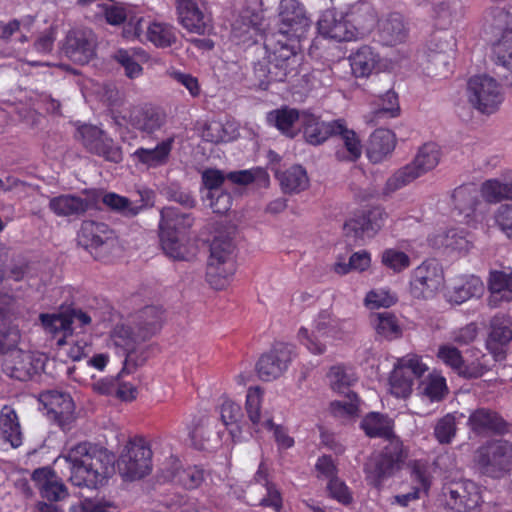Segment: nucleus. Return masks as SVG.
Wrapping results in <instances>:
<instances>
[{"label":"nucleus","instance_id":"nucleus-62","mask_svg":"<svg viewBox=\"0 0 512 512\" xmlns=\"http://www.w3.org/2000/svg\"><path fill=\"white\" fill-rule=\"evenodd\" d=\"M422 385L423 394L431 401L442 400L447 392L446 380L440 375H430Z\"/></svg>","mask_w":512,"mask_h":512},{"label":"nucleus","instance_id":"nucleus-26","mask_svg":"<svg viewBox=\"0 0 512 512\" xmlns=\"http://www.w3.org/2000/svg\"><path fill=\"white\" fill-rule=\"evenodd\" d=\"M348 17V14H338L332 9L325 10L317 21L318 32L326 38L335 39L340 42L351 41L352 30Z\"/></svg>","mask_w":512,"mask_h":512},{"label":"nucleus","instance_id":"nucleus-56","mask_svg":"<svg viewBox=\"0 0 512 512\" xmlns=\"http://www.w3.org/2000/svg\"><path fill=\"white\" fill-rule=\"evenodd\" d=\"M381 262L395 273H400L411 265L409 255L396 248L385 249L381 255Z\"/></svg>","mask_w":512,"mask_h":512},{"label":"nucleus","instance_id":"nucleus-51","mask_svg":"<svg viewBox=\"0 0 512 512\" xmlns=\"http://www.w3.org/2000/svg\"><path fill=\"white\" fill-rule=\"evenodd\" d=\"M34 21L35 17L27 16L22 20L13 19L6 24L0 25V39L8 41L15 33L20 32L19 41L21 43L27 42L28 38L26 33L30 32Z\"/></svg>","mask_w":512,"mask_h":512},{"label":"nucleus","instance_id":"nucleus-63","mask_svg":"<svg viewBox=\"0 0 512 512\" xmlns=\"http://www.w3.org/2000/svg\"><path fill=\"white\" fill-rule=\"evenodd\" d=\"M207 199L209 200V206L216 214H225L232 207V196L226 191H217L213 193H207Z\"/></svg>","mask_w":512,"mask_h":512},{"label":"nucleus","instance_id":"nucleus-59","mask_svg":"<svg viewBox=\"0 0 512 512\" xmlns=\"http://www.w3.org/2000/svg\"><path fill=\"white\" fill-rule=\"evenodd\" d=\"M398 298L395 293L388 289L380 288L370 291L365 298L367 307L374 309L380 307H391L397 302Z\"/></svg>","mask_w":512,"mask_h":512},{"label":"nucleus","instance_id":"nucleus-41","mask_svg":"<svg viewBox=\"0 0 512 512\" xmlns=\"http://www.w3.org/2000/svg\"><path fill=\"white\" fill-rule=\"evenodd\" d=\"M0 435L13 448L22 445L23 436L17 413L8 405L0 410Z\"/></svg>","mask_w":512,"mask_h":512},{"label":"nucleus","instance_id":"nucleus-44","mask_svg":"<svg viewBox=\"0 0 512 512\" xmlns=\"http://www.w3.org/2000/svg\"><path fill=\"white\" fill-rule=\"evenodd\" d=\"M275 176L285 193H299L309 185L307 172L301 165H293L283 172L276 171Z\"/></svg>","mask_w":512,"mask_h":512},{"label":"nucleus","instance_id":"nucleus-42","mask_svg":"<svg viewBox=\"0 0 512 512\" xmlns=\"http://www.w3.org/2000/svg\"><path fill=\"white\" fill-rule=\"evenodd\" d=\"M302 112L295 108L284 106L270 111L267 114V121L275 126L283 135L294 138L297 131L294 125L297 121L301 122Z\"/></svg>","mask_w":512,"mask_h":512},{"label":"nucleus","instance_id":"nucleus-55","mask_svg":"<svg viewBox=\"0 0 512 512\" xmlns=\"http://www.w3.org/2000/svg\"><path fill=\"white\" fill-rule=\"evenodd\" d=\"M375 328L378 334L389 340L397 339L402 335V328L397 317L389 312H382L377 315Z\"/></svg>","mask_w":512,"mask_h":512},{"label":"nucleus","instance_id":"nucleus-20","mask_svg":"<svg viewBox=\"0 0 512 512\" xmlns=\"http://www.w3.org/2000/svg\"><path fill=\"white\" fill-rule=\"evenodd\" d=\"M159 477L165 482H172L185 489L198 488L205 480V471L200 466L182 468L178 458L170 457L160 468Z\"/></svg>","mask_w":512,"mask_h":512},{"label":"nucleus","instance_id":"nucleus-25","mask_svg":"<svg viewBox=\"0 0 512 512\" xmlns=\"http://www.w3.org/2000/svg\"><path fill=\"white\" fill-rule=\"evenodd\" d=\"M180 24L189 32L205 35L212 29L211 19L196 0H176Z\"/></svg>","mask_w":512,"mask_h":512},{"label":"nucleus","instance_id":"nucleus-32","mask_svg":"<svg viewBox=\"0 0 512 512\" xmlns=\"http://www.w3.org/2000/svg\"><path fill=\"white\" fill-rule=\"evenodd\" d=\"M396 135L389 129H376L369 137L366 156L374 164L384 161L396 147Z\"/></svg>","mask_w":512,"mask_h":512},{"label":"nucleus","instance_id":"nucleus-13","mask_svg":"<svg viewBox=\"0 0 512 512\" xmlns=\"http://www.w3.org/2000/svg\"><path fill=\"white\" fill-rule=\"evenodd\" d=\"M441 502L452 512H479L482 496L479 486L470 480L445 483Z\"/></svg>","mask_w":512,"mask_h":512},{"label":"nucleus","instance_id":"nucleus-35","mask_svg":"<svg viewBox=\"0 0 512 512\" xmlns=\"http://www.w3.org/2000/svg\"><path fill=\"white\" fill-rule=\"evenodd\" d=\"M165 123V114L151 105L135 107L129 115V124L143 133L152 134Z\"/></svg>","mask_w":512,"mask_h":512},{"label":"nucleus","instance_id":"nucleus-53","mask_svg":"<svg viewBox=\"0 0 512 512\" xmlns=\"http://www.w3.org/2000/svg\"><path fill=\"white\" fill-rule=\"evenodd\" d=\"M242 415L241 407L231 400H225L220 407V417L223 425L229 430L230 435L234 439L240 434L238 420Z\"/></svg>","mask_w":512,"mask_h":512},{"label":"nucleus","instance_id":"nucleus-31","mask_svg":"<svg viewBox=\"0 0 512 512\" xmlns=\"http://www.w3.org/2000/svg\"><path fill=\"white\" fill-rule=\"evenodd\" d=\"M392 62L381 59L379 54L370 46L363 45L354 53V76L367 77L373 72L388 71Z\"/></svg>","mask_w":512,"mask_h":512},{"label":"nucleus","instance_id":"nucleus-37","mask_svg":"<svg viewBox=\"0 0 512 512\" xmlns=\"http://www.w3.org/2000/svg\"><path fill=\"white\" fill-rule=\"evenodd\" d=\"M193 225V217L190 213L182 212L179 208L169 206L161 210L159 232H171L187 235Z\"/></svg>","mask_w":512,"mask_h":512},{"label":"nucleus","instance_id":"nucleus-23","mask_svg":"<svg viewBox=\"0 0 512 512\" xmlns=\"http://www.w3.org/2000/svg\"><path fill=\"white\" fill-rule=\"evenodd\" d=\"M467 426L476 436L505 434L509 431L508 423L496 411L481 407L473 410L468 417Z\"/></svg>","mask_w":512,"mask_h":512},{"label":"nucleus","instance_id":"nucleus-4","mask_svg":"<svg viewBox=\"0 0 512 512\" xmlns=\"http://www.w3.org/2000/svg\"><path fill=\"white\" fill-rule=\"evenodd\" d=\"M475 469L482 475L499 479L512 470V442L490 439L480 445L473 457Z\"/></svg>","mask_w":512,"mask_h":512},{"label":"nucleus","instance_id":"nucleus-60","mask_svg":"<svg viewBox=\"0 0 512 512\" xmlns=\"http://www.w3.org/2000/svg\"><path fill=\"white\" fill-rule=\"evenodd\" d=\"M20 338L21 335L18 328H0V354H2L5 358L8 354L14 353V351H21V349L17 347Z\"/></svg>","mask_w":512,"mask_h":512},{"label":"nucleus","instance_id":"nucleus-30","mask_svg":"<svg viewBox=\"0 0 512 512\" xmlns=\"http://www.w3.org/2000/svg\"><path fill=\"white\" fill-rule=\"evenodd\" d=\"M63 51L71 61L81 65L88 63L95 54L92 41L87 33L82 30L69 31Z\"/></svg>","mask_w":512,"mask_h":512},{"label":"nucleus","instance_id":"nucleus-48","mask_svg":"<svg viewBox=\"0 0 512 512\" xmlns=\"http://www.w3.org/2000/svg\"><path fill=\"white\" fill-rule=\"evenodd\" d=\"M478 191L475 185H462L457 187L452 194L455 209L460 214L469 216L477 204Z\"/></svg>","mask_w":512,"mask_h":512},{"label":"nucleus","instance_id":"nucleus-43","mask_svg":"<svg viewBox=\"0 0 512 512\" xmlns=\"http://www.w3.org/2000/svg\"><path fill=\"white\" fill-rule=\"evenodd\" d=\"M145 36L147 41L161 49L172 47L178 40L176 28L169 23L160 21L149 23Z\"/></svg>","mask_w":512,"mask_h":512},{"label":"nucleus","instance_id":"nucleus-3","mask_svg":"<svg viewBox=\"0 0 512 512\" xmlns=\"http://www.w3.org/2000/svg\"><path fill=\"white\" fill-rule=\"evenodd\" d=\"M441 160L440 147L428 142L417 150L414 159L397 169L385 182L382 189L384 195H391L416 179L435 169Z\"/></svg>","mask_w":512,"mask_h":512},{"label":"nucleus","instance_id":"nucleus-6","mask_svg":"<svg viewBox=\"0 0 512 512\" xmlns=\"http://www.w3.org/2000/svg\"><path fill=\"white\" fill-rule=\"evenodd\" d=\"M301 125L304 137L311 145H320L333 135L342 136L344 148L337 150L335 155L340 161L352 160V137H350L352 131L347 129L343 120L324 122L313 113L302 111Z\"/></svg>","mask_w":512,"mask_h":512},{"label":"nucleus","instance_id":"nucleus-12","mask_svg":"<svg viewBox=\"0 0 512 512\" xmlns=\"http://www.w3.org/2000/svg\"><path fill=\"white\" fill-rule=\"evenodd\" d=\"M110 342L115 353L124 357L125 366H141L148 358V346L138 337L134 326L117 324L110 332Z\"/></svg>","mask_w":512,"mask_h":512},{"label":"nucleus","instance_id":"nucleus-19","mask_svg":"<svg viewBox=\"0 0 512 512\" xmlns=\"http://www.w3.org/2000/svg\"><path fill=\"white\" fill-rule=\"evenodd\" d=\"M293 347L287 343H276L271 350L264 353L256 364L258 377L262 381H272L287 370L292 360Z\"/></svg>","mask_w":512,"mask_h":512},{"label":"nucleus","instance_id":"nucleus-54","mask_svg":"<svg viewBox=\"0 0 512 512\" xmlns=\"http://www.w3.org/2000/svg\"><path fill=\"white\" fill-rule=\"evenodd\" d=\"M400 111L398 95L388 90L384 95L379 96L374 114L378 118H395L400 115Z\"/></svg>","mask_w":512,"mask_h":512},{"label":"nucleus","instance_id":"nucleus-61","mask_svg":"<svg viewBox=\"0 0 512 512\" xmlns=\"http://www.w3.org/2000/svg\"><path fill=\"white\" fill-rule=\"evenodd\" d=\"M227 179L238 185H248L253 183L256 179L268 181L269 175L263 168L256 167L230 172L227 174Z\"/></svg>","mask_w":512,"mask_h":512},{"label":"nucleus","instance_id":"nucleus-29","mask_svg":"<svg viewBox=\"0 0 512 512\" xmlns=\"http://www.w3.org/2000/svg\"><path fill=\"white\" fill-rule=\"evenodd\" d=\"M164 320V310L150 305L137 311L133 316V326L141 341H148L160 332Z\"/></svg>","mask_w":512,"mask_h":512},{"label":"nucleus","instance_id":"nucleus-27","mask_svg":"<svg viewBox=\"0 0 512 512\" xmlns=\"http://www.w3.org/2000/svg\"><path fill=\"white\" fill-rule=\"evenodd\" d=\"M173 144L174 138L169 137L159 142L154 148L138 147L131 154V159L137 167L142 166L146 169L162 167L169 162Z\"/></svg>","mask_w":512,"mask_h":512},{"label":"nucleus","instance_id":"nucleus-40","mask_svg":"<svg viewBox=\"0 0 512 512\" xmlns=\"http://www.w3.org/2000/svg\"><path fill=\"white\" fill-rule=\"evenodd\" d=\"M89 207L90 204L87 199L72 194L55 196L49 201V209L60 217L82 215Z\"/></svg>","mask_w":512,"mask_h":512},{"label":"nucleus","instance_id":"nucleus-18","mask_svg":"<svg viewBox=\"0 0 512 512\" xmlns=\"http://www.w3.org/2000/svg\"><path fill=\"white\" fill-rule=\"evenodd\" d=\"M2 370L8 377L25 382L40 375L44 370V361L31 352L14 351L3 359Z\"/></svg>","mask_w":512,"mask_h":512},{"label":"nucleus","instance_id":"nucleus-38","mask_svg":"<svg viewBox=\"0 0 512 512\" xmlns=\"http://www.w3.org/2000/svg\"><path fill=\"white\" fill-rule=\"evenodd\" d=\"M488 289L490 292L488 299L490 307H497L501 301L509 302L512 293V270L510 272L491 271L488 279Z\"/></svg>","mask_w":512,"mask_h":512},{"label":"nucleus","instance_id":"nucleus-47","mask_svg":"<svg viewBox=\"0 0 512 512\" xmlns=\"http://www.w3.org/2000/svg\"><path fill=\"white\" fill-rule=\"evenodd\" d=\"M377 21V13L372 5L367 3L359 4L354 16V39L368 36L375 28Z\"/></svg>","mask_w":512,"mask_h":512},{"label":"nucleus","instance_id":"nucleus-45","mask_svg":"<svg viewBox=\"0 0 512 512\" xmlns=\"http://www.w3.org/2000/svg\"><path fill=\"white\" fill-rule=\"evenodd\" d=\"M40 321L45 331L57 338V345L66 344L65 338L72 333V320L63 314H40Z\"/></svg>","mask_w":512,"mask_h":512},{"label":"nucleus","instance_id":"nucleus-24","mask_svg":"<svg viewBox=\"0 0 512 512\" xmlns=\"http://www.w3.org/2000/svg\"><path fill=\"white\" fill-rule=\"evenodd\" d=\"M485 286L480 277L469 275H458L449 283L445 297L451 304L460 305L474 297L483 295Z\"/></svg>","mask_w":512,"mask_h":512},{"label":"nucleus","instance_id":"nucleus-50","mask_svg":"<svg viewBox=\"0 0 512 512\" xmlns=\"http://www.w3.org/2000/svg\"><path fill=\"white\" fill-rule=\"evenodd\" d=\"M160 244L164 253L174 260H186L187 249L183 244L186 235L159 232Z\"/></svg>","mask_w":512,"mask_h":512},{"label":"nucleus","instance_id":"nucleus-36","mask_svg":"<svg viewBox=\"0 0 512 512\" xmlns=\"http://www.w3.org/2000/svg\"><path fill=\"white\" fill-rule=\"evenodd\" d=\"M387 213L379 206H366L357 211L354 217V234L373 237L384 225Z\"/></svg>","mask_w":512,"mask_h":512},{"label":"nucleus","instance_id":"nucleus-7","mask_svg":"<svg viewBox=\"0 0 512 512\" xmlns=\"http://www.w3.org/2000/svg\"><path fill=\"white\" fill-rule=\"evenodd\" d=\"M235 246L229 237H215L210 245L206 280L215 290L224 289L236 271Z\"/></svg>","mask_w":512,"mask_h":512},{"label":"nucleus","instance_id":"nucleus-14","mask_svg":"<svg viewBox=\"0 0 512 512\" xmlns=\"http://www.w3.org/2000/svg\"><path fill=\"white\" fill-rule=\"evenodd\" d=\"M76 139L80 140L87 152L103 158L107 162L118 164L123 160V152L107 132L91 124L78 126Z\"/></svg>","mask_w":512,"mask_h":512},{"label":"nucleus","instance_id":"nucleus-39","mask_svg":"<svg viewBox=\"0 0 512 512\" xmlns=\"http://www.w3.org/2000/svg\"><path fill=\"white\" fill-rule=\"evenodd\" d=\"M360 427L371 438H383L390 442L393 438H399L394 433V421L387 415L371 412L361 421Z\"/></svg>","mask_w":512,"mask_h":512},{"label":"nucleus","instance_id":"nucleus-46","mask_svg":"<svg viewBox=\"0 0 512 512\" xmlns=\"http://www.w3.org/2000/svg\"><path fill=\"white\" fill-rule=\"evenodd\" d=\"M263 396L264 391L259 386L249 387L246 393L245 411L254 430L257 432L263 428L265 418L270 416L267 413L262 414Z\"/></svg>","mask_w":512,"mask_h":512},{"label":"nucleus","instance_id":"nucleus-21","mask_svg":"<svg viewBox=\"0 0 512 512\" xmlns=\"http://www.w3.org/2000/svg\"><path fill=\"white\" fill-rule=\"evenodd\" d=\"M436 355L442 363L466 379L479 378L488 370L480 358L465 362L461 351L451 344L440 345Z\"/></svg>","mask_w":512,"mask_h":512},{"label":"nucleus","instance_id":"nucleus-8","mask_svg":"<svg viewBox=\"0 0 512 512\" xmlns=\"http://www.w3.org/2000/svg\"><path fill=\"white\" fill-rule=\"evenodd\" d=\"M485 29L496 39V63L512 72V14L499 7L484 12Z\"/></svg>","mask_w":512,"mask_h":512},{"label":"nucleus","instance_id":"nucleus-49","mask_svg":"<svg viewBox=\"0 0 512 512\" xmlns=\"http://www.w3.org/2000/svg\"><path fill=\"white\" fill-rule=\"evenodd\" d=\"M481 195L489 203L512 199V184L498 179H489L481 185Z\"/></svg>","mask_w":512,"mask_h":512},{"label":"nucleus","instance_id":"nucleus-9","mask_svg":"<svg viewBox=\"0 0 512 512\" xmlns=\"http://www.w3.org/2000/svg\"><path fill=\"white\" fill-rule=\"evenodd\" d=\"M120 475L126 480H137L152 470V450L143 436L130 438L117 461Z\"/></svg>","mask_w":512,"mask_h":512},{"label":"nucleus","instance_id":"nucleus-5","mask_svg":"<svg viewBox=\"0 0 512 512\" xmlns=\"http://www.w3.org/2000/svg\"><path fill=\"white\" fill-rule=\"evenodd\" d=\"M408 452L400 438H393L382 450L372 453L364 467L366 478L375 487L401 469Z\"/></svg>","mask_w":512,"mask_h":512},{"label":"nucleus","instance_id":"nucleus-34","mask_svg":"<svg viewBox=\"0 0 512 512\" xmlns=\"http://www.w3.org/2000/svg\"><path fill=\"white\" fill-rule=\"evenodd\" d=\"M114 232L103 222L83 221L78 232L79 244L85 248L108 246L114 241Z\"/></svg>","mask_w":512,"mask_h":512},{"label":"nucleus","instance_id":"nucleus-64","mask_svg":"<svg viewBox=\"0 0 512 512\" xmlns=\"http://www.w3.org/2000/svg\"><path fill=\"white\" fill-rule=\"evenodd\" d=\"M496 224L499 229L512 239V205H502L495 215Z\"/></svg>","mask_w":512,"mask_h":512},{"label":"nucleus","instance_id":"nucleus-2","mask_svg":"<svg viewBox=\"0 0 512 512\" xmlns=\"http://www.w3.org/2000/svg\"><path fill=\"white\" fill-rule=\"evenodd\" d=\"M63 458L69 464V481L80 488L99 489L113 471L112 456L107 449L88 441L71 446Z\"/></svg>","mask_w":512,"mask_h":512},{"label":"nucleus","instance_id":"nucleus-16","mask_svg":"<svg viewBox=\"0 0 512 512\" xmlns=\"http://www.w3.org/2000/svg\"><path fill=\"white\" fill-rule=\"evenodd\" d=\"M443 282V272L434 260H426L411 275L410 293L416 299H430Z\"/></svg>","mask_w":512,"mask_h":512},{"label":"nucleus","instance_id":"nucleus-11","mask_svg":"<svg viewBox=\"0 0 512 512\" xmlns=\"http://www.w3.org/2000/svg\"><path fill=\"white\" fill-rule=\"evenodd\" d=\"M466 98L468 103L479 113H495L504 100L500 83L488 75H475L467 82Z\"/></svg>","mask_w":512,"mask_h":512},{"label":"nucleus","instance_id":"nucleus-28","mask_svg":"<svg viewBox=\"0 0 512 512\" xmlns=\"http://www.w3.org/2000/svg\"><path fill=\"white\" fill-rule=\"evenodd\" d=\"M32 480L38 488L41 497L50 502H58L68 496L66 485L56 476L55 472L48 467L34 470Z\"/></svg>","mask_w":512,"mask_h":512},{"label":"nucleus","instance_id":"nucleus-22","mask_svg":"<svg viewBox=\"0 0 512 512\" xmlns=\"http://www.w3.org/2000/svg\"><path fill=\"white\" fill-rule=\"evenodd\" d=\"M378 41L383 46L393 47L403 44L409 36V25L399 12H390L377 21Z\"/></svg>","mask_w":512,"mask_h":512},{"label":"nucleus","instance_id":"nucleus-10","mask_svg":"<svg viewBox=\"0 0 512 512\" xmlns=\"http://www.w3.org/2000/svg\"><path fill=\"white\" fill-rule=\"evenodd\" d=\"M344 323L345 321L334 318L330 312L323 310L314 320L313 330L309 332L301 327L298 338L311 353L320 355L325 352L328 343L343 337Z\"/></svg>","mask_w":512,"mask_h":512},{"label":"nucleus","instance_id":"nucleus-33","mask_svg":"<svg viewBox=\"0 0 512 512\" xmlns=\"http://www.w3.org/2000/svg\"><path fill=\"white\" fill-rule=\"evenodd\" d=\"M511 341L512 318L504 314L495 315L490 321V332L486 341L487 349L497 356Z\"/></svg>","mask_w":512,"mask_h":512},{"label":"nucleus","instance_id":"nucleus-57","mask_svg":"<svg viewBox=\"0 0 512 512\" xmlns=\"http://www.w3.org/2000/svg\"><path fill=\"white\" fill-rule=\"evenodd\" d=\"M456 432V418L450 413L440 418L434 427V436L440 444H450Z\"/></svg>","mask_w":512,"mask_h":512},{"label":"nucleus","instance_id":"nucleus-1","mask_svg":"<svg viewBox=\"0 0 512 512\" xmlns=\"http://www.w3.org/2000/svg\"><path fill=\"white\" fill-rule=\"evenodd\" d=\"M279 29L264 42L269 52L267 63H258L254 72L263 88L272 82H284L299 73L302 56L298 53L300 39L311 25L305 7L298 0H281Z\"/></svg>","mask_w":512,"mask_h":512},{"label":"nucleus","instance_id":"nucleus-58","mask_svg":"<svg viewBox=\"0 0 512 512\" xmlns=\"http://www.w3.org/2000/svg\"><path fill=\"white\" fill-rule=\"evenodd\" d=\"M263 428L273 432V437L279 450H287L294 446V438L288 434L287 428L275 424L272 416L265 418Z\"/></svg>","mask_w":512,"mask_h":512},{"label":"nucleus","instance_id":"nucleus-15","mask_svg":"<svg viewBox=\"0 0 512 512\" xmlns=\"http://www.w3.org/2000/svg\"><path fill=\"white\" fill-rule=\"evenodd\" d=\"M427 370V365L416 354H407L397 359L389 378L391 393L398 398L408 397L413 390L415 378L421 377Z\"/></svg>","mask_w":512,"mask_h":512},{"label":"nucleus","instance_id":"nucleus-17","mask_svg":"<svg viewBox=\"0 0 512 512\" xmlns=\"http://www.w3.org/2000/svg\"><path fill=\"white\" fill-rule=\"evenodd\" d=\"M39 402L50 420L56 423L62 430L69 429L74 421L75 405L68 393L57 390H47L39 394Z\"/></svg>","mask_w":512,"mask_h":512},{"label":"nucleus","instance_id":"nucleus-52","mask_svg":"<svg viewBox=\"0 0 512 512\" xmlns=\"http://www.w3.org/2000/svg\"><path fill=\"white\" fill-rule=\"evenodd\" d=\"M331 389L349 398L352 395V379L345 371L344 366L336 365L330 368L327 374Z\"/></svg>","mask_w":512,"mask_h":512}]
</instances>
